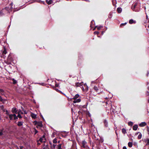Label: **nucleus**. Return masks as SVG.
<instances>
[{
  "label": "nucleus",
  "instance_id": "obj_47",
  "mask_svg": "<svg viewBox=\"0 0 149 149\" xmlns=\"http://www.w3.org/2000/svg\"><path fill=\"white\" fill-rule=\"evenodd\" d=\"M0 14L1 15H3V11L2 10H1L0 11Z\"/></svg>",
  "mask_w": 149,
  "mask_h": 149
},
{
  "label": "nucleus",
  "instance_id": "obj_16",
  "mask_svg": "<svg viewBox=\"0 0 149 149\" xmlns=\"http://www.w3.org/2000/svg\"><path fill=\"white\" fill-rule=\"evenodd\" d=\"M6 101V100L3 99L2 98V97L0 95V101L2 102L3 104L5 103V102Z\"/></svg>",
  "mask_w": 149,
  "mask_h": 149
},
{
  "label": "nucleus",
  "instance_id": "obj_10",
  "mask_svg": "<svg viewBox=\"0 0 149 149\" xmlns=\"http://www.w3.org/2000/svg\"><path fill=\"white\" fill-rule=\"evenodd\" d=\"M146 125V123L145 122H143L139 124V126L141 127H143L145 126Z\"/></svg>",
  "mask_w": 149,
  "mask_h": 149
},
{
  "label": "nucleus",
  "instance_id": "obj_22",
  "mask_svg": "<svg viewBox=\"0 0 149 149\" xmlns=\"http://www.w3.org/2000/svg\"><path fill=\"white\" fill-rule=\"evenodd\" d=\"M94 22V21L92 20L91 21V22L90 27L91 29H92L93 28V25H94V24H93Z\"/></svg>",
  "mask_w": 149,
  "mask_h": 149
},
{
  "label": "nucleus",
  "instance_id": "obj_24",
  "mask_svg": "<svg viewBox=\"0 0 149 149\" xmlns=\"http://www.w3.org/2000/svg\"><path fill=\"white\" fill-rule=\"evenodd\" d=\"M54 89L57 92H58L61 94H63L64 95H65L64 93H62V92H61V91L59 90L58 89L56 88H54Z\"/></svg>",
  "mask_w": 149,
  "mask_h": 149
},
{
  "label": "nucleus",
  "instance_id": "obj_43",
  "mask_svg": "<svg viewBox=\"0 0 149 149\" xmlns=\"http://www.w3.org/2000/svg\"><path fill=\"white\" fill-rule=\"evenodd\" d=\"M4 9L8 11L9 8L7 7H6Z\"/></svg>",
  "mask_w": 149,
  "mask_h": 149
},
{
  "label": "nucleus",
  "instance_id": "obj_36",
  "mask_svg": "<svg viewBox=\"0 0 149 149\" xmlns=\"http://www.w3.org/2000/svg\"><path fill=\"white\" fill-rule=\"evenodd\" d=\"M6 53H7V52H6V49L5 48L4 49V50H3V54H6Z\"/></svg>",
  "mask_w": 149,
  "mask_h": 149
},
{
  "label": "nucleus",
  "instance_id": "obj_62",
  "mask_svg": "<svg viewBox=\"0 0 149 149\" xmlns=\"http://www.w3.org/2000/svg\"><path fill=\"white\" fill-rule=\"evenodd\" d=\"M148 27L149 28V24L148 26Z\"/></svg>",
  "mask_w": 149,
  "mask_h": 149
},
{
  "label": "nucleus",
  "instance_id": "obj_59",
  "mask_svg": "<svg viewBox=\"0 0 149 149\" xmlns=\"http://www.w3.org/2000/svg\"><path fill=\"white\" fill-rule=\"evenodd\" d=\"M38 145H40V143H38Z\"/></svg>",
  "mask_w": 149,
  "mask_h": 149
},
{
  "label": "nucleus",
  "instance_id": "obj_28",
  "mask_svg": "<svg viewBox=\"0 0 149 149\" xmlns=\"http://www.w3.org/2000/svg\"><path fill=\"white\" fill-rule=\"evenodd\" d=\"M11 62V61H9L8 60H7V61H5V62L8 65L10 64Z\"/></svg>",
  "mask_w": 149,
  "mask_h": 149
},
{
  "label": "nucleus",
  "instance_id": "obj_41",
  "mask_svg": "<svg viewBox=\"0 0 149 149\" xmlns=\"http://www.w3.org/2000/svg\"><path fill=\"white\" fill-rule=\"evenodd\" d=\"M38 122H37L36 121H35L33 122V123H34L35 125H37V124H38Z\"/></svg>",
  "mask_w": 149,
  "mask_h": 149
},
{
  "label": "nucleus",
  "instance_id": "obj_23",
  "mask_svg": "<svg viewBox=\"0 0 149 149\" xmlns=\"http://www.w3.org/2000/svg\"><path fill=\"white\" fill-rule=\"evenodd\" d=\"M122 132L124 134H125L127 133L126 130L124 128H123L122 129Z\"/></svg>",
  "mask_w": 149,
  "mask_h": 149
},
{
  "label": "nucleus",
  "instance_id": "obj_58",
  "mask_svg": "<svg viewBox=\"0 0 149 149\" xmlns=\"http://www.w3.org/2000/svg\"><path fill=\"white\" fill-rule=\"evenodd\" d=\"M103 141H102V140H101V141H100V142H101L102 143L103 142Z\"/></svg>",
  "mask_w": 149,
  "mask_h": 149
},
{
  "label": "nucleus",
  "instance_id": "obj_37",
  "mask_svg": "<svg viewBox=\"0 0 149 149\" xmlns=\"http://www.w3.org/2000/svg\"><path fill=\"white\" fill-rule=\"evenodd\" d=\"M43 140V139L42 138H40L39 139V141H40L41 143L42 142Z\"/></svg>",
  "mask_w": 149,
  "mask_h": 149
},
{
  "label": "nucleus",
  "instance_id": "obj_57",
  "mask_svg": "<svg viewBox=\"0 0 149 149\" xmlns=\"http://www.w3.org/2000/svg\"><path fill=\"white\" fill-rule=\"evenodd\" d=\"M1 114L0 113V120H1Z\"/></svg>",
  "mask_w": 149,
  "mask_h": 149
},
{
  "label": "nucleus",
  "instance_id": "obj_14",
  "mask_svg": "<svg viewBox=\"0 0 149 149\" xmlns=\"http://www.w3.org/2000/svg\"><path fill=\"white\" fill-rule=\"evenodd\" d=\"M24 122L23 121L18 122L17 125L19 127H20L23 125Z\"/></svg>",
  "mask_w": 149,
  "mask_h": 149
},
{
  "label": "nucleus",
  "instance_id": "obj_54",
  "mask_svg": "<svg viewBox=\"0 0 149 149\" xmlns=\"http://www.w3.org/2000/svg\"><path fill=\"white\" fill-rule=\"evenodd\" d=\"M139 133H140V132H138L136 133V134H135V135H137Z\"/></svg>",
  "mask_w": 149,
  "mask_h": 149
},
{
  "label": "nucleus",
  "instance_id": "obj_4",
  "mask_svg": "<svg viewBox=\"0 0 149 149\" xmlns=\"http://www.w3.org/2000/svg\"><path fill=\"white\" fill-rule=\"evenodd\" d=\"M20 112H21V114H23V113L21 111V110H19L17 112L18 115L17 116V117L19 118H22V116L20 114Z\"/></svg>",
  "mask_w": 149,
  "mask_h": 149
},
{
  "label": "nucleus",
  "instance_id": "obj_38",
  "mask_svg": "<svg viewBox=\"0 0 149 149\" xmlns=\"http://www.w3.org/2000/svg\"><path fill=\"white\" fill-rule=\"evenodd\" d=\"M147 143L146 144V145H149V139H147Z\"/></svg>",
  "mask_w": 149,
  "mask_h": 149
},
{
  "label": "nucleus",
  "instance_id": "obj_35",
  "mask_svg": "<svg viewBox=\"0 0 149 149\" xmlns=\"http://www.w3.org/2000/svg\"><path fill=\"white\" fill-rule=\"evenodd\" d=\"M58 149H62L61 148V144H59L58 146Z\"/></svg>",
  "mask_w": 149,
  "mask_h": 149
},
{
  "label": "nucleus",
  "instance_id": "obj_34",
  "mask_svg": "<svg viewBox=\"0 0 149 149\" xmlns=\"http://www.w3.org/2000/svg\"><path fill=\"white\" fill-rule=\"evenodd\" d=\"M127 24V23L125 22L124 23H122L120 25V27H122L123 26Z\"/></svg>",
  "mask_w": 149,
  "mask_h": 149
},
{
  "label": "nucleus",
  "instance_id": "obj_1",
  "mask_svg": "<svg viewBox=\"0 0 149 149\" xmlns=\"http://www.w3.org/2000/svg\"><path fill=\"white\" fill-rule=\"evenodd\" d=\"M79 97V95L78 94H77L72 98V99L74 100L73 101L74 103L79 102L81 101V99L80 98L77 99V98Z\"/></svg>",
  "mask_w": 149,
  "mask_h": 149
},
{
  "label": "nucleus",
  "instance_id": "obj_61",
  "mask_svg": "<svg viewBox=\"0 0 149 149\" xmlns=\"http://www.w3.org/2000/svg\"><path fill=\"white\" fill-rule=\"evenodd\" d=\"M43 142L44 143H45V141H43Z\"/></svg>",
  "mask_w": 149,
  "mask_h": 149
},
{
  "label": "nucleus",
  "instance_id": "obj_60",
  "mask_svg": "<svg viewBox=\"0 0 149 149\" xmlns=\"http://www.w3.org/2000/svg\"><path fill=\"white\" fill-rule=\"evenodd\" d=\"M60 141H58V143H60Z\"/></svg>",
  "mask_w": 149,
  "mask_h": 149
},
{
  "label": "nucleus",
  "instance_id": "obj_11",
  "mask_svg": "<svg viewBox=\"0 0 149 149\" xmlns=\"http://www.w3.org/2000/svg\"><path fill=\"white\" fill-rule=\"evenodd\" d=\"M83 85L82 83H79V82L75 83V86L77 87H80Z\"/></svg>",
  "mask_w": 149,
  "mask_h": 149
},
{
  "label": "nucleus",
  "instance_id": "obj_45",
  "mask_svg": "<svg viewBox=\"0 0 149 149\" xmlns=\"http://www.w3.org/2000/svg\"><path fill=\"white\" fill-rule=\"evenodd\" d=\"M58 84L57 83H56L55 84V87H58Z\"/></svg>",
  "mask_w": 149,
  "mask_h": 149
},
{
  "label": "nucleus",
  "instance_id": "obj_31",
  "mask_svg": "<svg viewBox=\"0 0 149 149\" xmlns=\"http://www.w3.org/2000/svg\"><path fill=\"white\" fill-rule=\"evenodd\" d=\"M128 125L129 126H132L133 125V123L131 121H130L128 123Z\"/></svg>",
  "mask_w": 149,
  "mask_h": 149
},
{
  "label": "nucleus",
  "instance_id": "obj_3",
  "mask_svg": "<svg viewBox=\"0 0 149 149\" xmlns=\"http://www.w3.org/2000/svg\"><path fill=\"white\" fill-rule=\"evenodd\" d=\"M5 131H4V129L3 128L0 129V136L2 137L4 135V133Z\"/></svg>",
  "mask_w": 149,
  "mask_h": 149
},
{
  "label": "nucleus",
  "instance_id": "obj_42",
  "mask_svg": "<svg viewBox=\"0 0 149 149\" xmlns=\"http://www.w3.org/2000/svg\"><path fill=\"white\" fill-rule=\"evenodd\" d=\"M38 132V131L36 129H35V134H36Z\"/></svg>",
  "mask_w": 149,
  "mask_h": 149
},
{
  "label": "nucleus",
  "instance_id": "obj_9",
  "mask_svg": "<svg viewBox=\"0 0 149 149\" xmlns=\"http://www.w3.org/2000/svg\"><path fill=\"white\" fill-rule=\"evenodd\" d=\"M7 60H8L9 61H10L11 62L13 61V58L11 56L10 54H9L7 58Z\"/></svg>",
  "mask_w": 149,
  "mask_h": 149
},
{
  "label": "nucleus",
  "instance_id": "obj_46",
  "mask_svg": "<svg viewBox=\"0 0 149 149\" xmlns=\"http://www.w3.org/2000/svg\"><path fill=\"white\" fill-rule=\"evenodd\" d=\"M56 146V145L53 144V145L52 146L53 148H54Z\"/></svg>",
  "mask_w": 149,
  "mask_h": 149
},
{
  "label": "nucleus",
  "instance_id": "obj_44",
  "mask_svg": "<svg viewBox=\"0 0 149 149\" xmlns=\"http://www.w3.org/2000/svg\"><path fill=\"white\" fill-rule=\"evenodd\" d=\"M49 143H50V145L51 147V148L52 149L53 148H52V143L51 142H50Z\"/></svg>",
  "mask_w": 149,
  "mask_h": 149
},
{
  "label": "nucleus",
  "instance_id": "obj_2",
  "mask_svg": "<svg viewBox=\"0 0 149 149\" xmlns=\"http://www.w3.org/2000/svg\"><path fill=\"white\" fill-rule=\"evenodd\" d=\"M87 143V142L85 140L83 141L82 142V147L85 148H88L89 147L86 145Z\"/></svg>",
  "mask_w": 149,
  "mask_h": 149
},
{
  "label": "nucleus",
  "instance_id": "obj_7",
  "mask_svg": "<svg viewBox=\"0 0 149 149\" xmlns=\"http://www.w3.org/2000/svg\"><path fill=\"white\" fill-rule=\"evenodd\" d=\"M43 125L42 122H38V124H37L36 127L38 128L39 127H42Z\"/></svg>",
  "mask_w": 149,
  "mask_h": 149
},
{
  "label": "nucleus",
  "instance_id": "obj_49",
  "mask_svg": "<svg viewBox=\"0 0 149 149\" xmlns=\"http://www.w3.org/2000/svg\"><path fill=\"white\" fill-rule=\"evenodd\" d=\"M20 149H23V146H19Z\"/></svg>",
  "mask_w": 149,
  "mask_h": 149
},
{
  "label": "nucleus",
  "instance_id": "obj_8",
  "mask_svg": "<svg viewBox=\"0 0 149 149\" xmlns=\"http://www.w3.org/2000/svg\"><path fill=\"white\" fill-rule=\"evenodd\" d=\"M12 112L13 113H17V112L18 111H17V108H13L12 109Z\"/></svg>",
  "mask_w": 149,
  "mask_h": 149
},
{
  "label": "nucleus",
  "instance_id": "obj_52",
  "mask_svg": "<svg viewBox=\"0 0 149 149\" xmlns=\"http://www.w3.org/2000/svg\"><path fill=\"white\" fill-rule=\"evenodd\" d=\"M146 19H148V15H146Z\"/></svg>",
  "mask_w": 149,
  "mask_h": 149
},
{
  "label": "nucleus",
  "instance_id": "obj_63",
  "mask_svg": "<svg viewBox=\"0 0 149 149\" xmlns=\"http://www.w3.org/2000/svg\"><path fill=\"white\" fill-rule=\"evenodd\" d=\"M42 118H43V116H42Z\"/></svg>",
  "mask_w": 149,
  "mask_h": 149
},
{
  "label": "nucleus",
  "instance_id": "obj_50",
  "mask_svg": "<svg viewBox=\"0 0 149 149\" xmlns=\"http://www.w3.org/2000/svg\"><path fill=\"white\" fill-rule=\"evenodd\" d=\"M123 149H127L126 146H124L123 147Z\"/></svg>",
  "mask_w": 149,
  "mask_h": 149
},
{
  "label": "nucleus",
  "instance_id": "obj_33",
  "mask_svg": "<svg viewBox=\"0 0 149 149\" xmlns=\"http://www.w3.org/2000/svg\"><path fill=\"white\" fill-rule=\"evenodd\" d=\"M53 142L54 143H56L57 142V139L56 138L54 139L53 141Z\"/></svg>",
  "mask_w": 149,
  "mask_h": 149
},
{
  "label": "nucleus",
  "instance_id": "obj_6",
  "mask_svg": "<svg viewBox=\"0 0 149 149\" xmlns=\"http://www.w3.org/2000/svg\"><path fill=\"white\" fill-rule=\"evenodd\" d=\"M100 88L98 86H95L93 88L94 90L96 92H100L99 91Z\"/></svg>",
  "mask_w": 149,
  "mask_h": 149
},
{
  "label": "nucleus",
  "instance_id": "obj_30",
  "mask_svg": "<svg viewBox=\"0 0 149 149\" xmlns=\"http://www.w3.org/2000/svg\"><path fill=\"white\" fill-rule=\"evenodd\" d=\"M142 134L140 133L139 134L138 136V139H141L142 137Z\"/></svg>",
  "mask_w": 149,
  "mask_h": 149
},
{
  "label": "nucleus",
  "instance_id": "obj_26",
  "mask_svg": "<svg viewBox=\"0 0 149 149\" xmlns=\"http://www.w3.org/2000/svg\"><path fill=\"white\" fill-rule=\"evenodd\" d=\"M128 145L129 147L131 148L132 146V142H129L128 143Z\"/></svg>",
  "mask_w": 149,
  "mask_h": 149
},
{
  "label": "nucleus",
  "instance_id": "obj_15",
  "mask_svg": "<svg viewBox=\"0 0 149 149\" xmlns=\"http://www.w3.org/2000/svg\"><path fill=\"white\" fill-rule=\"evenodd\" d=\"M138 128V126L137 125H134L132 127L133 130H136Z\"/></svg>",
  "mask_w": 149,
  "mask_h": 149
},
{
  "label": "nucleus",
  "instance_id": "obj_29",
  "mask_svg": "<svg viewBox=\"0 0 149 149\" xmlns=\"http://www.w3.org/2000/svg\"><path fill=\"white\" fill-rule=\"evenodd\" d=\"M13 115L14 116V117L13 118L14 120H15L18 119V117L15 114H13Z\"/></svg>",
  "mask_w": 149,
  "mask_h": 149
},
{
  "label": "nucleus",
  "instance_id": "obj_40",
  "mask_svg": "<svg viewBox=\"0 0 149 149\" xmlns=\"http://www.w3.org/2000/svg\"><path fill=\"white\" fill-rule=\"evenodd\" d=\"M81 86L82 87H81V88H82V90L83 91H85L84 86Z\"/></svg>",
  "mask_w": 149,
  "mask_h": 149
},
{
  "label": "nucleus",
  "instance_id": "obj_53",
  "mask_svg": "<svg viewBox=\"0 0 149 149\" xmlns=\"http://www.w3.org/2000/svg\"><path fill=\"white\" fill-rule=\"evenodd\" d=\"M45 135H44L42 136V138H45Z\"/></svg>",
  "mask_w": 149,
  "mask_h": 149
},
{
  "label": "nucleus",
  "instance_id": "obj_19",
  "mask_svg": "<svg viewBox=\"0 0 149 149\" xmlns=\"http://www.w3.org/2000/svg\"><path fill=\"white\" fill-rule=\"evenodd\" d=\"M122 8H121L118 7L117 9V11L118 13H120L122 11Z\"/></svg>",
  "mask_w": 149,
  "mask_h": 149
},
{
  "label": "nucleus",
  "instance_id": "obj_12",
  "mask_svg": "<svg viewBox=\"0 0 149 149\" xmlns=\"http://www.w3.org/2000/svg\"><path fill=\"white\" fill-rule=\"evenodd\" d=\"M9 118L11 120H13V118L14 117V116L13 115V114H10L9 115Z\"/></svg>",
  "mask_w": 149,
  "mask_h": 149
},
{
  "label": "nucleus",
  "instance_id": "obj_64",
  "mask_svg": "<svg viewBox=\"0 0 149 149\" xmlns=\"http://www.w3.org/2000/svg\"><path fill=\"white\" fill-rule=\"evenodd\" d=\"M43 149H45V148H43Z\"/></svg>",
  "mask_w": 149,
  "mask_h": 149
},
{
  "label": "nucleus",
  "instance_id": "obj_27",
  "mask_svg": "<svg viewBox=\"0 0 149 149\" xmlns=\"http://www.w3.org/2000/svg\"><path fill=\"white\" fill-rule=\"evenodd\" d=\"M0 109L3 110V111H5V109H4V107L3 105H2L1 106H0Z\"/></svg>",
  "mask_w": 149,
  "mask_h": 149
},
{
  "label": "nucleus",
  "instance_id": "obj_25",
  "mask_svg": "<svg viewBox=\"0 0 149 149\" xmlns=\"http://www.w3.org/2000/svg\"><path fill=\"white\" fill-rule=\"evenodd\" d=\"M12 80L13 81V84H16L17 83V81L15 79H13Z\"/></svg>",
  "mask_w": 149,
  "mask_h": 149
},
{
  "label": "nucleus",
  "instance_id": "obj_17",
  "mask_svg": "<svg viewBox=\"0 0 149 149\" xmlns=\"http://www.w3.org/2000/svg\"><path fill=\"white\" fill-rule=\"evenodd\" d=\"M31 117L33 119H36V115L33 113H31Z\"/></svg>",
  "mask_w": 149,
  "mask_h": 149
},
{
  "label": "nucleus",
  "instance_id": "obj_32",
  "mask_svg": "<svg viewBox=\"0 0 149 149\" xmlns=\"http://www.w3.org/2000/svg\"><path fill=\"white\" fill-rule=\"evenodd\" d=\"M134 21L132 19H130L129 21V23L130 24H132L134 22Z\"/></svg>",
  "mask_w": 149,
  "mask_h": 149
},
{
  "label": "nucleus",
  "instance_id": "obj_48",
  "mask_svg": "<svg viewBox=\"0 0 149 149\" xmlns=\"http://www.w3.org/2000/svg\"><path fill=\"white\" fill-rule=\"evenodd\" d=\"M147 131L149 132L148 134H149V127L148 126L147 127Z\"/></svg>",
  "mask_w": 149,
  "mask_h": 149
},
{
  "label": "nucleus",
  "instance_id": "obj_5",
  "mask_svg": "<svg viewBox=\"0 0 149 149\" xmlns=\"http://www.w3.org/2000/svg\"><path fill=\"white\" fill-rule=\"evenodd\" d=\"M6 94V92L4 90L0 88V94L2 95H5Z\"/></svg>",
  "mask_w": 149,
  "mask_h": 149
},
{
  "label": "nucleus",
  "instance_id": "obj_56",
  "mask_svg": "<svg viewBox=\"0 0 149 149\" xmlns=\"http://www.w3.org/2000/svg\"><path fill=\"white\" fill-rule=\"evenodd\" d=\"M24 114H26L27 113L26 111H24Z\"/></svg>",
  "mask_w": 149,
  "mask_h": 149
},
{
  "label": "nucleus",
  "instance_id": "obj_51",
  "mask_svg": "<svg viewBox=\"0 0 149 149\" xmlns=\"http://www.w3.org/2000/svg\"><path fill=\"white\" fill-rule=\"evenodd\" d=\"M136 3H135V4H134V8L136 7Z\"/></svg>",
  "mask_w": 149,
  "mask_h": 149
},
{
  "label": "nucleus",
  "instance_id": "obj_55",
  "mask_svg": "<svg viewBox=\"0 0 149 149\" xmlns=\"http://www.w3.org/2000/svg\"><path fill=\"white\" fill-rule=\"evenodd\" d=\"M6 114H7L8 113V111L7 110H6Z\"/></svg>",
  "mask_w": 149,
  "mask_h": 149
},
{
  "label": "nucleus",
  "instance_id": "obj_39",
  "mask_svg": "<svg viewBox=\"0 0 149 149\" xmlns=\"http://www.w3.org/2000/svg\"><path fill=\"white\" fill-rule=\"evenodd\" d=\"M99 33V32L98 31H95L94 32V34L98 35Z\"/></svg>",
  "mask_w": 149,
  "mask_h": 149
},
{
  "label": "nucleus",
  "instance_id": "obj_18",
  "mask_svg": "<svg viewBox=\"0 0 149 149\" xmlns=\"http://www.w3.org/2000/svg\"><path fill=\"white\" fill-rule=\"evenodd\" d=\"M102 27V26H95V28H94L93 29V30H94L95 28H97V29L98 30H100V29Z\"/></svg>",
  "mask_w": 149,
  "mask_h": 149
},
{
  "label": "nucleus",
  "instance_id": "obj_20",
  "mask_svg": "<svg viewBox=\"0 0 149 149\" xmlns=\"http://www.w3.org/2000/svg\"><path fill=\"white\" fill-rule=\"evenodd\" d=\"M104 126L107 127L108 126V123L106 120H104Z\"/></svg>",
  "mask_w": 149,
  "mask_h": 149
},
{
  "label": "nucleus",
  "instance_id": "obj_13",
  "mask_svg": "<svg viewBox=\"0 0 149 149\" xmlns=\"http://www.w3.org/2000/svg\"><path fill=\"white\" fill-rule=\"evenodd\" d=\"M45 1L47 3L48 5L51 4L53 2V1L52 0H46Z\"/></svg>",
  "mask_w": 149,
  "mask_h": 149
},
{
  "label": "nucleus",
  "instance_id": "obj_21",
  "mask_svg": "<svg viewBox=\"0 0 149 149\" xmlns=\"http://www.w3.org/2000/svg\"><path fill=\"white\" fill-rule=\"evenodd\" d=\"M84 86L85 89V90L86 91H87L88 89V86H87L86 84H84Z\"/></svg>",
  "mask_w": 149,
  "mask_h": 149
}]
</instances>
